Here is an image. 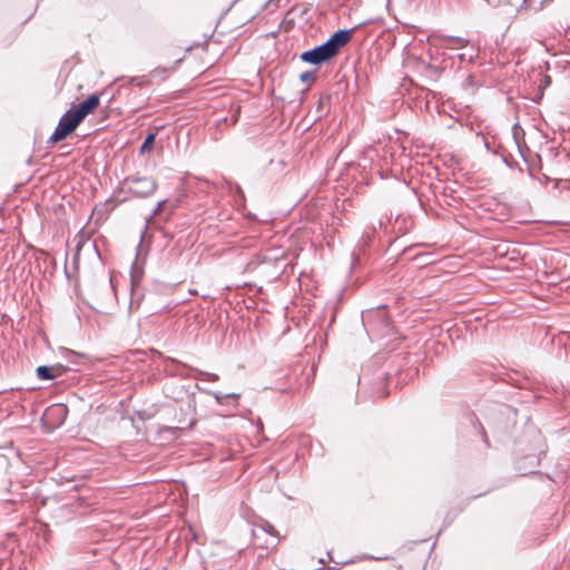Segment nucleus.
Wrapping results in <instances>:
<instances>
[{
	"label": "nucleus",
	"instance_id": "f257e3e1",
	"mask_svg": "<svg viewBox=\"0 0 570 570\" xmlns=\"http://www.w3.org/2000/svg\"><path fill=\"white\" fill-rule=\"evenodd\" d=\"M124 188L135 197L146 198L157 190V183L151 177L130 176L124 180Z\"/></svg>",
	"mask_w": 570,
	"mask_h": 570
},
{
	"label": "nucleus",
	"instance_id": "f03ea898",
	"mask_svg": "<svg viewBox=\"0 0 570 570\" xmlns=\"http://www.w3.org/2000/svg\"><path fill=\"white\" fill-rule=\"evenodd\" d=\"M81 121L82 120L73 112V109H69L61 116L53 134L49 138V142L56 144L63 140Z\"/></svg>",
	"mask_w": 570,
	"mask_h": 570
},
{
	"label": "nucleus",
	"instance_id": "7ed1b4c3",
	"mask_svg": "<svg viewBox=\"0 0 570 570\" xmlns=\"http://www.w3.org/2000/svg\"><path fill=\"white\" fill-rule=\"evenodd\" d=\"M335 55L328 47L327 42L302 53L303 61L314 65H320L333 58Z\"/></svg>",
	"mask_w": 570,
	"mask_h": 570
},
{
	"label": "nucleus",
	"instance_id": "20e7f679",
	"mask_svg": "<svg viewBox=\"0 0 570 570\" xmlns=\"http://www.w3.org/2000/svg\"><path fill=\"white\" fill-rule=\"evenodd\" d=\"M468 40L461 37L440 36L436 38V46L444 50H459L465 48Z\"/></svg>",
	"mask_w": 570,
	"mask_h": 570
},
{
	"label": "nucleus",
	"instance_id": "39448f33",
	"mask_svg": "<svg viewBox=\"0 0 570 570\" xmlns=\"http://www.w3.org/2000/svg\"><path fill=\"white\" fill-rule=\"evenodd\" d=\"M99 96L94 94L89 96L85 101L80 102L77 107H73V112L83 120L94 109L99 106Z\"/></svg>",
	"mask_w": 570,
	"mask_h": 570
},
{
	"label": "nucleus",
	"instance_id": "423d86ee",
	"mask_svg": "<svg viewBox=\"0 0 570 570\" xmlns=\"http://www.w3.org/2000/svg\"><path fill=\"white\" fill-rule=\"evenodd\" d=\"M352 30H338L326 42L334 55L351 40Z\"/></svg>",
	"mask_w": 570,
	"mask_h": 570
},
{
	"label": "nucleus",
	"instance_id": "0eeeda50",
	"mask_svg": "<svg viewBox=\"0 0 570 570\" xmlns=\"http://www.w3.org/2000/svg\"><path fill=\"white\" fill-rule=\"evenodd\" d=\"M258 532H263L269 535V539L265 542V548L275 547L278 543L277 532L272 524H266V527L261 528L257 531H254V535L258 537Z\"/></svg>",
	"mask_w": 570,
	"mask_h": 570
},
{
	"label": "nucleus",
	"instance_id": "6e6552de",
	"mask_svg": "<svg viewBox=\"0 0 570 570\" xmlns=\"http://www.w3.org/2000/svg\"><path fill=\"white\" fill-rule=\"evenodd\" d=\"M58 368L49 366L37 367V375L41 380H51L58 376Z\"/></svg>",
	"mask_w": 570,
	"mask_h": 570
},
{
	"label": "nucleus",
	"instance_id": "1a4fd4ad",
	"mask_svg": "<svg viewBox=\"0 0 570 570\" xmlns=\"http://www.w3.org/2000/svg\"><path fill=\"white\" fill-rule=\"evenodd\" d=\"M196 379L197 380H203V381H210V382H216L219 380V376L215 373H209V372H205V371H198L197 374H196Z\"/></svg>",
	"mask_w": 570,
	"mask_h": 570
},
{
	"label": "nucleus",
	"instance_id": "9d476101",
	"mask_svg": "<svg viewBox=\"0 0 570 570\" xmlns=\"http://www.w3.org/2000/svg\"><path fill=\"white\" fill-rule=\"evenodd\" d=\"M155 138H156V135L155 134H149L146 138H145V141L142 142L141 147H140V153L141 154H145L147 151H149L155 142Z\"/></svg>",
	"mask_w": 570,
	"mask_h": 570
},
{
	"label": "nucleus",
	"instance_id": "9b49d317",
	"mask_svg": "<svg viewBox=\"0 0 570 570\" xmlns=\"http://www.w3.org/2000/svg\"><path fill=\"white\" fill-rule=\"evenodd\" d=\"M135 283H131V298H130V308H138L140 304V296L136 292Z\"/></svg>",
	"mask_w": 570,
	"mask_h": 570
},
{
	"label": "nucleus",
	"instance_id": "f8f14e48",
	"mask_svg": "<svg viewBox=\"0 0 570 570\" xmlns=\"http://www.w3.org/2000/svg\"><path fill=\"white\" fill-rule=\"evenodd\" d=\"M299 79L304 83H312L315 80V73L313 71L302 72Z\"/></svg>",
	"mask_w": 570,
	"mask_h": 570
},
{
	"label": "nucleus",
	"instance_id": "ddd939ff",
	"mask_svg": "<svg viewBox=\"0 0 570 570\" xmlns=\"http://www.w3.org/2000/svg\"><path fill=\"white\" fill-rule=\"evenodd\" d=\"M209 393L215 397V400L217 401L218 404H223L224 400L226 397H237L238 396L236 394H226V395H224V394L218 393V392H215V393L214 392H209Z\"/></svg>",
	"mask_w": 570,
	"mask_h": 570
},
{
	"label": "nucleus",
	"instance_id": "4468645a",
	"mask_svg": "<svg viewBox=\"0 0 570 570\" xmlns=\"http://www.w3.org/2000/svg\"><path fill=\"white\" fill-rule=\"evenodd\" d=\"M165 205H166V200H160V202L157 204L156 208L154 209V212H153V216L158 215V214L163 210V208H164V206H165Z\"/></svg>",
	"mask_w": 570,
	"mask_h": 570
},
{
	"label": "nucleus",
	"instance_id": "2eb2a0df",
	"mask_svg": "<svg viewBox=\"0 0 570 570\" xmlns=\"http://www.w3.org/2000/svg\"><path fill=\"white\" fill-rule=\"evenodd\" d=\"M459 58H460L461 61H463L465 59V55L461 53V55H459Z\"/></svg>",
	"mask_w": 570,
	"mask_h": 570
}]
</instances>
